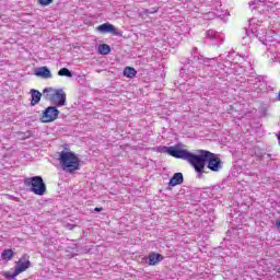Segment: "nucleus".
I'll list each match as a JSON object with an SVG mask.
<instances>
[{
	"label": "nucleus",
	"instance_id": "6ab92c4d",
	"mask_svg": "<svg viewBox=\"0 0 280 280\" xmlns=\"http://www.w3.org/2000/svg\"><path fill=\"white\" fill-rule=\"evenodd\" d=\"M58 75H60V77H66V78H73V73H71L68 68H61V69L58 71Z\"/></svg>",
	"mask_w": 280,
	"mask_h": 280
},
{
	"label": "nucleus",
	"instance_id": "f257e3e1",
	"mask_svg": "<svg viewBox=\"0 0 280 280\" xmlns=\"http://www.w3.org/2000/svg\"><path fill=\"white\" fill-rule=\"evenodd\" d=\"M160 152L189 163L195 172L198 173V178H202L205 167H208L210 172H220L223 167L222 160L211 151L197 150L196 153H191L185 149L183 142H178L173 147H161Z\"/></svg>",
	"mask_w": 280,
	"mask_h": 280
},
{
	"label": "nucleus",
	"instance_id": "b1692460",
	"mask_svg": "<svg viewBox=\"0 0 280 280\" xmlns=\"http://www.w3.org/2000/svg\"><path fill=\"white\" fill-rule=\"evenodd\" d=\"M278 137V141H279V144H280V132L277 135Z\"/></svg>",
	"mask_w": 280,
	"mask_h": 280
},
{
	"label": "nucleus",
	"instance_id": "4be33fe9",
	"mask_svg": "<svg viewBox=\"0 0 280 280\" xmlns=\"http://www.w3.org/2000/svg\"><path fill=\"white\" fill-rule=\"evenodd\" d=\"M276 226L280 230V220L276 221Z\"/></svg>",
	"mask_w": 280,
	"mask_h": 280
},
{
	"label": "nucleus",
	"instance_id": "0eeeda50",
	"mask_svg": "<svg viewBox=\"0 0 280 280\" xmlns=\"http://www.w3.org/2000/svg\"><path fill=\"white\" fill-rule=\"evenodd\" d=\"M59 115L60 110H58L57 106H49L43 112L40 121L42 124H51V121H56V119H58Z\"/></svg>",
	"mask_w": 280,
	"mask_h": 280
},
{
	"label": "nucleus",
	"instance_id": "dca6fc26",
	"mask_svg": "<svg viewBox=\"0 0 280 280\" xmlns=\"http://www.w3.org/2000/svg\"><path fill=\"white\" fill-rule=\"evenodd\" d=\"M125 78H135L137 75V70L132 67H126L124 70Z\"/></svg>",
	"mask_w": 280,
	"mask_h": 280
},
{
	"label": "nucleus",
	"instance_id": "9b49d317",
	"mask_svg": "<svg viewBox=\"0 0 280 280\" xmlns=\"http://www.w3.org/2000/svg\"><path fill=\"white\" fill-rule=\"evenodd\" d=\"M184 177L183 173H175L173 177L170 179V187H176V185H183Z\"/></svg>",
	"mask_w": 280,
	"mask_h": 280
},
{
	"label": "nucleus",
	"instance_id": "4468645a",
	"mask_svg": "<svg viewBox=\"0 0 280 280\" xmlns=\"http://www.w3.org/2000/svg\"><path fill=\"white\" fill-rule=\"evenodd\" d=\"M264 5H266V0H252L249 2V8H253L254 10L264 8Z\"/></svg>",
	"mask_w": 280,
	"mask_h": 280
},
{
	"label": "nucleus",
	"instance_id": "7ed1b4c3",
	"mask_svg": "<svg viewBox=\"0 0 280 280\" xmlns=\"http://www.w3.org/2000/svg\"><path fill=\"white\" fill-rule=\"evenodd\" d=\"M266 27L261 24H257L256 19L249 20V30H245V36H243V45H250L253 40V36L258 38L261 43H264V38H266Z\"/></svg>",
	"mask_w": 280,
	"mask_h": 280
},
{
	"label": "nucleus",
	"instance_id": "f8f14e48",
	"mask_svg": "<svg viewBox=\"0 0 280 280\" xmlns=\"http://www.w3.org/2000/svg\"><path fill=\"white\" fill-rule=\"evenodd\" d=\"M40 97H43V94L38 90H31V106H36L40 102Z\"/></svg>",
	"mask_w": 280,
	"mask_h": 280
},
{
	"label": "nucleus",
	"instance_id": "39448f33",
	"mask_svg": "<svg viewBox=\"0 0 280 280\" xmlns=\"http://www.w3.org/2000/svg\"><path fill=\"white\" fill-rule=\"evenodd\" d=\"M24 185L31 187V191L35 194V196H45L47 192V186L40 176L25 178Z\"/></svg>",
	"mask_w": 280,
	"mask_h": 280
},
{
	"label": "nucleus",
	"instance_id": "6e6552de",
	"mask_svg": "<svg viewBox=\"0 0 280 280\" xmlns=\"http://www.w3.org/2000/svg\"><path fill=\"white\" fill-rule=\"evenodd\" d=\"M97 32L101 34H114V36H119V33L117 32V28L115 25L110 23H104L96 27Z\"/></svg>",
	"mask_w": 280,
	"mask_h": 280
},
{
	"label": "nucleus",
	"instance_id": "1a4fd4ad",
	"mask_svg": "<svg viewBox=\"0 0 280 280\" xmlns=\"http://www.w3.org/2000/svg\"><path fill=\"white\" fill-rule=\"evenodd\" d=\"M35 75L37 78H43L44 80H49L51 78V70L47 67H39L35 69Z\"/></svg>",
	"mask_w": 280,
	"mask_h": 280
},
{
	"label": "nucleus",
	"instance_id": "a211bd4d",
	"mask_svg": "<svg viewBox=\"0 0 280 280\" xmlns=\"http://www.w3.org/2000/svg\"><path fill=\"white\" fill-rule=\"evenodd\" d=\"M206 36L207 38H210L211 40H218L220 39V33L213 31V30H209L207 33H206Z\"/></svg>",
	"mask_w": 280,
	"mask_h": 280
},
{
	"label": "nucleus",
	"instance_id": "5701e85b",
	"mask_svg": "<svg viewBox=\"0 0 280 280\" xmlns=\"http://www.w3.org/2000/svg\"><path fill=\"white\" fill-rule=\"evenodd\" d=\"M103 210V208H95L94 209V211H97V212H100V211H102Z\"/></svg>",
	"mask_w": 280,
	"mask_h": 280
},
{
	"label": "nucleus",
	"instance_id": "f3484780",
	"mask_svg": "<svg viewBox=\"0 0 280 280\" xmlns=\"http://www.w3.org/2000/svg\"><path fill=\"white\" fill-rule=\"evenodd\" d=\"M14 257V252L12 249H4L1 254L3 260L10 261Z\"/></svg>",
	"mask_w": 280,
	"mask_h": 280
},
{
	"label": "nucleus",
	"instance_id": "aec40b11",
	"mask_svg": "<svg viewBox=\"0 0 280 280\" xmlns=\"http://www.w3.org/2000/svg\"><path fill=\"white\" fill-rule=\"evenodd\" d=\"M38 3L40 5H50V3H54V0H38Z\"/></svg>",
	"mask_w": 280,
	"mask_h": 280
},
{
	"label": "nucleus",
	"instance_id": "20e7f679",
	"mask_svg": "<svg viewBox=\"0 0 280 280\" xmlns=\"http://www.w3.org/2000/svg\"><path fill=\"white\" fill-rule=\"evenodd\" d=\"M43 96L57 108L67 106V93L62 89L46 88L43 91Z\"/></svg>",
	"mask_w": 280,
	"mask_h": 280
},
{
	"label": "nucleus",
	"instance_id": "f03ea898",
	"mask_svg": "<svg viewBox=\"0 0 280 280\" xmlns=\"http://www.w3.org/2000/svg\"><path fill=\"white\" fill-rule=\"evenodd\" d=\"M58 161L61 170L68 174H73L80 170V158L71 151H61Z\"/></svg>",
	"mask_w": 280,
	"mask_h": 280
},
{
	"label": "nucleus",
	"instance_id": "423d86ee",
	"mask_svg": "<svg viewBox=\"0 0 280 280\" xmlns=\"http://www.w3.org/2000/svg\"><path fill=\"white\" fill-rule=\"evenodd\" d=\"M32 266V262L30 261V256L24 255L16 264L14 269H11L10 271H7L4 273L7 279H14V277H19L21 272H25L27 268Z\"/></svg>",
	"mask_w": 280,
	"mask_h": 280
},
{
	"label": "nucleus",
	"instance_id": "2eb2a0df",
	"mask_svg": "<svg viewBox=\"0 0 280 280\" xmlns=\"http://www.w3.org/2000/svg\"><path fill=\"white\" fill-rule=\"evenodd\" d=\"M98 54H101V56H108V54H110V46L108 44H101L98 46Z\"/></svg>",
	"mask_w": 280,
	"mask_h": 280
},
{
	"label": "nucleus",
	"instance_id": "9d476101",
	"mask_svg": "<svg viewBox=\"0 0 280 280\" xmlns=\"http://www.w3.org/2000/svg\"><path fill=\"white\" fill-rule=\"evenodd\" d=\"M161 261H163V255L156 253L149 254L147 258V264L149 266H156L158 264H161Z\"/></svg>",
	"mask_w": 280,
	"mask_h": 280
},
{
	"label": "nucleus",
	"instance_id": "ddd939ff",
	"mask_svg": "<svg viewBox=\"0 0 280 280\" xmlns=\"http://www.w3.org/2000/svg\"><path fill=\"white\" fill-rule=\"evenodd\" d=\"M198 62L205 65L206 67H211V65H215L218 62V58H205L202 56L197 57Z\"/></svg>",
	"mask_w": 280,
	"mask_h": 280
},
{
	"label": "nucleus",
	"instance_id": "412c9836",
	"mask_svg": "<svg viewBox=\"0 0 280 280\" xmlns=\"http://www.w3.org/2000/svg\"><path fill=\"white\" fill-rule=\"evenodd\" d=\"M74 228H75V225H73V224H68L69 231H73Z\"/></svg>",
	"mask_w": 280,
	"mask_h": 280
}]
</instances>
